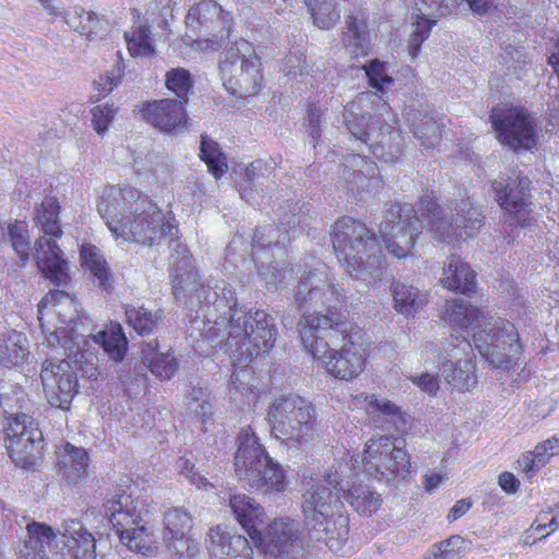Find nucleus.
I'll use <instances>...</instances> for the list:
<instances>
[{
  "label": "nucleus",
  "mask_w": 559,
  "mask_h": 559,
  "mask_svg": "<svg viewBox=\"0 0 559 559\" xmlns=\"http://www.w3.org/2000/svg\"><path fill=\"white\" fill-rule=\"evenodd\" d=\"M116 533L120 542L131 551L147 555L154 548L153 536L143 522L126 527V530H118Z\"/></svg>",
  "instance_id": "nucleus-44"
},
{
  "label": "nucleus",
  "mask_w": 559,
  "mask_h": 559,
  "mask_svg": "<svg viewBox=\"0 0 559 559\" xmlns=\"http://www.w3.org/2000/svg\"><path fill=\"white\" fill-rule=\"evenodd\" d=\"M76 524L79 528L69 532L61 559H96V538L80 523Z\"/></svg>",
  "instance_id": "nucleus-34"
},
{
  "label": "nucleus",
  "mask_w": 559,
  "mask_h": 559,
  "mask_svg": "<svg viewBox=\"0 0 559 559\" xmlns=\"http://www.w3.org/2000/svg\"><path fill=\"white\" fill-rule=\"evenodd\" d=\"M56 534L53 530L35 521L26 524V534L21 538L16 554L19 559H49L48 549Z\"/></svg>",
  "instance_id": "nucleus-28"
},
{
  "label": "nucleus",
  "mask_w": 559,
  "mask_h": 559,
  "mask_svg": "<svg viewBox=\"0 0 559 559\" xmlns=\"http://www.w3.org/2000/svg\"><path fill=\"white\" fill-rule=\"evenodd\" d=\"M60 206L56 198L45 197L35 209V223L45 235L59 238L62 230L59 224Z\"/></svg>",
  "instance_id": "nucleus-42"
},
{
  "label": "nucleus",
  "mask_w": 559,
  "mask_h": 559,
  "mask_svg": "<svg viewBox=\"0 0 559 559\" xmlns=\"http://www.w3.org/2000/svg\"><path fill=\"white\" fill-rule=\"evenodd\" d=\"M310 212L309 203L299 204L286 200L276 209L280 225H264L255 229L252 237V253L257 252V257L269 255L266 250H272L273 247L285 248L290 241L289 229L302 224L307 225Z\"/></svg>",
  "instance_id": "nucleus-19"
},
{
  "label": "nucleus",
  "mask_w": 559,
  "mask_h": 559,
  "mask_svg": "<svg viewBox=\"0 0 559 559\" xmlns=\"http://www.w3.org/2000/svg\"><path fill=\"white\" fill-rule=\"evenodd\" d=\"M62 301H70L71 302L70 295L66 290H63V289H52V290L48 292L41 298V300L37 305V310H38V320L40 322V326H41L43 331H45L44 324L41 322L44 310L49 308V307H51V308L56 307L57 305H59Z\"/></svg>",
  "instance_id": "nucleus-61"
},
{
  "label": "nucleus",
  "mask_w": 559,
  "mask_h": 559,
  "mask_svg": "<svg viewBox=\"0 0 559 559\" xmlns=\"http://www.w3.org/2000/svg\"><path fill=\"white\" fill-rule=\"evenodd\" d=\"M378 165L360 154L346 157L338 188L355 198L362 199L365 193L381 186Z\"/></svg>",
  "instance_id": "nucleus-24"
},
{
  "label": "nucleus",
  "mask_w": 559,
  "mask_h": 559,
  "mask_svg": "<svg viewBox=\"0 0 559 559\" xmlns=\"http://www.w3.org/2000/svg\"><path fill=\"white\" fill-rule=\"evenodd\" d=\"M391 293L394 309L404 316L416 313L427 302L426 294L404 283H392Z\"/></svg>",
  "instance_id": "nucleus-40"
},
{
  "label": "nucleus",
  "mask_w": 559,
  "mask_h": 559,
  "mask_svg": "<svg viewBox=\"0 0 559 559\" xmlns=\"http://www.w3.org/2000/svg\"><path fill=\"white\" fill-rule=\"evenodd\" d=\"M124 38L127 41L128 50L132 57L139 56H152L154 53V47L152 43L139 40L132 33H126Z\"/></svg>",
  "instance_id": "nucleus-63"
},
{
  "label": "nucleus",
  "mask_w": 559,
  "mask_h": 559,
  "mask_svg": "<svg viewBox=\"0 0 559 559\" xmlns=\"http://www.w3.org/2000/svg\"><path fill=\"white\" fill-rule=\"evenodd\" d=\"M237 441L238 449L235 455L237 477L264 495L285 490L288 484L287 471L267 454L249 426L240 430Z\"/></svg>",
  "instance_id": "nucleus-9"
},
{
  "label": "nucleus",
  "mask_w": 559,
  "mask_h": 559,
  "mask_svg": "<svg viewBox=\"0 0 559 559\" xmlns=\"http://www.w3.org/2000/svg\"><path fill=\"white\" fill-rule=\"evenodd\" d=\"M91 114H92V124L95 129V131L98 133V134H104L114 116H115V108L112 105H98V106H95L92 110H91Z\"/></svg>",
  "instance_id": "nucleus-59"
},
{
  "label": "nucleus",
  "mask_w": 559,
  "mask_h": 559,
  "mask_svg": "<svg viewBox=\"0 0 559 559\" xmlns=\"http://www.w3.org/2000/svg\"><path fill=\"white\" fill-rule=\"evenodd\" d=\"M401 442L389 436L369 439L362 453L364 472L373 479L390 485L396 477L411 473V460Z\"/></svg>",
  "instance_id": "nucleus-17"
},
{
  "label": "nucleus",
  "mask_w": 559,
  "mask_h": 559,
  "mask_svg": "<svg viewBox=\"0 0 559 559\" xmlns=\"http://www.w3.org/2000/svg\"><path fill=\"white\" fill-rule=\"evenodd\" d=\"M251 255L255 262L258 274L263 280L265 287L267 289L276 288L277 284L281 283L284 277L283 270L272 263L267 264L269 255L257 257V252L251 253Z\"/></svg>",
  "instance_id": "nucleus-54"
},
{
  "label": "nucleus",
  "mask_w": 559,
  "mask_h": 559,
  "mask_svg": "<svg viewBox=\"0 0 559 559\" xmlns=\"http://www.w3.org/2000/svg\"><path fill=\"white\" fill-rule=\"evenodd\" d=\"M88 462L86 450L70 442H66L57 452L58 472L71 484L86 477Z\"/></svg>",
  "instance_id": "nucleus-30"
},
{
  "label": "nucleus",
  "mask_w": 559,
  "mask_h": 559,
  "mask_svg": "<svg viewBox=\"0 0 559 559\" xmlns=\"http://www.w3.org/2000/svg\"><path fill=\"white\" fill-rule=\"evenodd\" d=\"M374 93H361L357 99L345 106L343 122L348 132L369 147V151L380 160L394 163L403 148V139L395 127L396 117L390 107L383 103L374 115L362 112V103L369 100Z\"/></svg>",
  "instance_id": "nucleus-8"
},
{
  "label": "nucleus",
  "mask_w": 559,
  "mask_h": 559,
  "mask_svg": "<svg viewBox=\"0 0 559 559\" xmlns=\"http://www.w3.org/2000/svg\"><path fill=\"white\" fill-rule=\"evenodd\" d=\"M369 34L364 21L356 16L348 15L345 21V31L343 32V41L347 49L356 57L366 56L369 49Z\"/></svg>",
  "instance_id": "nucleus-43"
},
{
  "label": "nucleus",
  "mask_w": 559,
  "mask_h": 559,
  "mask_svg": "<svg viewBox=\"0 0 559 559\" xmlns=\"http://www.w3.org/2000/svg\"><path fill=\"white\" fill-rule=\"evenodd\" d=\"M342 491L345 500L360 514L371 515L380 507V496L366 486L357 485Z\"/></svg>",
  "instance_id": "nucleus-45"
},
{
  "label": "nucleus",
  "mask_w": 559,
  "mask_h": 559,
  "mask_svg": "<svg viewBox=\"0 0 559 559\" xmlns=\"http://www.w3.org/2000/svg\"><path fill=\"white\" fill-rule=\"evenodd\" d=\"M95 342L102 346L110 360H123L128 350V338L119 323L111 322L107 329L95 335Z\"/></svg>",
  "instance_id": "nucleus-38"
},
{
  "label": "nucleus",
  "mask_w": 559,
  "mask_h": 559,
  "mask_svg": "<svg viewBox=\"0 0 559 559\" xmlns=\"http://www.w3.org/2000/svg\"><path fill=\"white\" fill-rule=\"evenodd\" d=\"M498 141L514 153L532 151L538 143V119L526 108L496 106L489 116Z\"/></svg>",
  "instance_id": "nucleus-14"
},
{
  "label": "nucleus",
  "mask_w": 559,
  "mask_h": 559,
  "mask_svg": "<svg viewBox=\"0 0 559 559\" xmlns=\"http://www.w3.org/2000/svg\"><path fill=\"white\" fill-rule=\"evenodd\" d=\"M411 380L413 381L414 384H416L424 392H426L430 395L435 396L439 391L438 379L428 372H423L420 374H416V376L412 377Z\"/></svg>",
  "instance_id": "nucleus-64"
},
{
  "label": "nucleus",
  "mask_w": 559,
  "mask_h": 559,
  "mask_svg": "<svg viewBox=\"0 0 559 559\" xmlns=\"http://www.w3.org/2000/svg\"><path fill=\"white\" fill-rule=\"evenodd\" d=\"M226 314L210 322H195V350L210 355L219 348L229 353L239 364H249L253 358L267 354L274 346L277 329L272 316L263 310L248 312L235 305Z\"/></svg>",
  "instance_id": "nucleus-1"
},
{
  "label": "nucleus",
  "mask_w": 559,
  "mask_h": 559,
  "mask_svg": "<svg viewBox=\"0 0 559 559\" xmlns=\"http://www.w3.org/2000/svg\"><path fill=\"white\" fill-rule=\"evenodd\" d=\"M454 211L455 216L451 213L448 217L431 195L420 199L421 215L427 218L429 229L443 241L452 236L471 237L484 223L481 211L469 200L456 202Z\"/></svg>",
  "instance_id": "nucleus-16"
},
{
  "label": "nucleus",
  "mask_w": 559,
  "mask_h": 559,
  "mask_svg": "<svg viewBox=\"0 0 559 559\" xmlns=\"http://www.w3.org/2000/svg\"><path fill=\"white\" fill-rule=\"evenodd\" d=\"M200 157L216 179H219L227 171L226 157L221 152L218 144L204 135L201 138Z\"/></svg>",
  "instance_id": "nucleus-48"
},
{
  "label": "nucleus",
  "mask_w": 559,
  "mask_h": 559,
  "mask_svg": "<svg viewBox=\"0 0 559 559\" xmlns=\"http://www.w3.org/2000/svg\"><path fill=\"white\" fill-rule=\"evenodd\" d=\"M265 166L261 159L250 164L246 169L248 186L242 189L241 197L252 205L262 203L265 195L276 188V182L262 175L261 170Z\"/></svg>",
  "instance_id": "nucleus-33"
},
{
  "label": "nucleus",
  "mask_w": 559,
  "mask_h": 559,
  "mask_svg": "<svg viewBox=\"0 0 559 559\" xmlns=\"http://www.w3.org/2000/svg\"><path fill=\"white\" fill-rule=\"evenodd\" d=\"M191 516L182 508H175L164 514V540L187 536L191 530Z\"/></svg>",
  "instance_id": "nucleus-49"
},
{
  "label": "nucleus",
  "mask_w": 559,
  "mask_h": 559,
  "mask_svg": "<svg viewBox=\"0 0 559 559\" xmlns=\"http://www.w3.org/2000/svg\"><path fill=\"white\" fill-rule=\"evenodd\" d=\"M343 490L337 472L304 481L301 511L305 524L317 540L340 547L348 535V516L341 501Z\"/></svg>",
  "instance_id": "nucleus-6"
},
{
  "label": "nucleus",
  "mask_w": 559,
  "mask_h": 559,
  "mask_svg": "<svg viewBox=\"0 0 559 559\" xmlns=\"http://www.w3.org/2000/svg\"><path fill=\"white\" fill-rule=\"evenodd\" d=\"M177 468L180 474L185 476L191 484L195 485L198 488H206L211 484L206 479L204 475L201 474L199 468L190 462V460L186 457H180L177 462Z\"/></svg>",
  "instance_id": "nucleus-60"
},
{
  "label": "nucleus",
  "mask_w": 559,
  "mask_h": 559,
  "mask_svg": "<svg viewBox=\"0 0 559 559\" xmlns=\"http://www.w3.org/2000/svg\"><path fill=\"white\" fill-rule=\"evenodd\" d=\"M25 343V335L16 331H12L8 336L0 340V365L4 368L21 365L28 356V348Z\"/></svg>",
  "instance_id": "nucleus-41"
},
{
  "label": "nucleus",
  "mask_w": 559,
  "mask_h": 559,
  "mask_svg": "<svg viewBox=\"0 0 559 559\" xmlns=\"http://www.w3.org/2000/svg\"><path fill=\"white\" fill-rule=\"evenodd\" d=\"M531 180L521 174L499 176L491 183L496 201L520 227L531 226L534 218L531 215Z\"/></svg>",
  "instance_id": "nucleus-21"
},
{
  "label": "nucleus",
  "mask_w": 559,
  "mask_h": 559,
  "mask_svg": "<svg viewBox=\"0 0 559 559\" xmlns=\"http://www.w3.org/2000/svg\"><path fill=\"white\" fill-rule=\"evenodd\" d=\"M206 542L211 558L252 557L253 550L248 539L240 534L226 531L222 525L210 528Z\"/></svg>",
  "instance_id": "nucleus-29"
},
{
  "label": "nucleus",
  "mask_w": 559,
  "mask_h": 559,
  "mask_svg": "<svg viewBox=\"0 0 559 559\" xmlns=\"http://www.w3.org/2000/svg\"><path fill=\"white\" fill-rule=\"evenodd\" d=\"M427 218L420 213V203L415 210L409 203H394L388 209L380 224V234L386 250L401 259L412 254Z\"/></svg>",
  "instance_id": "nucleus-13"
},
{
  "label": "nucleus",
  "mask_w": 559,
  "mask_h": 559,
  "mask_svg": "<svg viewBox=\"0 0 559 559\" xmlns=\"http://www.w3.org/2000/svg\"><path fill=\"white\" fill-rule=\"evenodd\" d=\"M222 53L219 72L226 91L236 98H246L259 92L262 82L261 62L250 52V45L241 40Z\"/></svg>",
  "instance_id": "nucleus-15"
},
{
  "label": "nucleus",
  "mask_w": 559,
  "mask_h": 559,
  "mask_svg": "<svg viewBox=\"0 0 559 559\" xmlns=\"http://www.w3.org/2000/svg\"><path fill=\"white\" fill-rule=\"evenodd\" d=\"M465 550V539L459 535L433 546L432 555L435 559H457Z\"/></svg>",
  "instance_id": "nucleus-55"
},
{
  "label": "nucleus",
  "mask_w": 559,
  "mask_h": 559,
  "mask_svg": "<svg viewBox=\"0 0 559 559\" xmlns=\"http://www.w3.org/2000/svg\"><path fill=\"white\" fill-rule=\"evenodd\" d=\"M127 323L141 336L154 334L163 322L162 309L151 310L144 306H127Z\"/></svg>",
  "instance_id": "nucleus-36"
},
{
  "label": "nucleus",
  "mask_w": 559,
  "mask_h": 559,
  "mask_svg": "<svg viewBox=\"0 0 559 559\" xmlns=\"http://www.w3.org/2000/svg\"><path fill=\"white\" fill-rule=\"evenodd\" d=\"M183 100L163 98L147 103L142 111L143 119L163 132L180 131L187 122Z\"/></svg>",
  "instance_id": "nucleus-27"
},
{
  "label": "nucleus",
  "mask_w": 559,
  "mask_h": 559,
  "mask_svg": "<svg viewBox=\"0 0 559 559\" xmlns=\"http://www.w3.org/2000/svg\"><path fill=\"white\" fill-rule=\"evenodd\" d=\"M187 405L190 413L203 421L212 414V404L209 401V393L206 389L202 386H192L187 395Z\"/></svg>",
  "instance_id": "nucleus-53"
},
{
  "label": "nucleus",
  "mask_w": 559,
  "mask_h": 559,
  "mask_svg": "<svg viewBox=\"0 0 559 559\" xmlns=\"http://www.w3.org/2000/svg\"><path fill=\"white\" fill-rule=\"evenodd\" d=\"M40 379L47 402L61 409H69L78 393L79 383L68 359L51 357L43 362Z\"/></svg>",
  "instance_id": "nucleus-22"
},
{
  "label": "nucleus",
  "mask_w": 559,
  "mask_h": 559,
  "mask_svg": "<svg viewBox=\"0 0 559 559\" xmlns=\"http://www.w3.org/2000/svg\"><path fill=\"white\" fill-rule=\"evenodd\" d=\"M165 85L177 95L176 100L188 103V94L193 88L191 73L185 68H173L165 74Z\"/></svg>",
  "instance_id": "nucleus-50"
},
{
  "label": "nucleus",
  "mask_w": 559,
  "mask_h": 559,
  "mask_svg": "<svg viewBox=\"0 0 559 559\" xmlns=\"http://www.w3.org/2000/svg\"><path fill=\"white\" fill-rule=\"evenodd\" d=\"M123 70V63L121 60H119L112 67L111 70H109L105 75L99 76V79L95 83L100 94H109L115 87H117L121 83Z\"/></svg>",
  "instance_id": "nucleus-58"
},
{
  "label": "nucleus",
  "mask_w": 559,
  "mask_h": 559,
  "mask_svg": "<svg viewBox=\"0 0 559 559\" xmlns=\"http://www.w3.org/2000/svg\"><path fill=\"white\" fill-rule=\"evenodd\" d=\"M229 506L236 520L249 536L250 531L259 530L258 525L263 522L261 519L263 509L254 499L243 493H236L229 497Z\"/></svg>",
  "instance_id": "nucleus-35"
},
{
  "label": "nucleus",
  "mask_w": 559,
  "mask_h": 559,
  "mask_svg": "<svg viewBox=\"0 0 559 559\" xmlns=\"http://www.w3.org/2000/svg\"><path fill=\"white\" fill-rule=\"evenodd\" d=\"M313 24L321 29H330L340 21L336 0H306Z\"/></svg>",
  "instance_id": "nucleus-47"
},
{
  "label": "nucleus",
  "mask_w": 559,
  "mask_h": 559,
  "mask_svg": "<svg viewBox=\"0 0 559 559\" xmlns=\"http://www.w3.org/2000/svg\"><path fill=\"white\" fill-rule=\"evenodd\" d=\"M173 559H199L200 544L189 535L165 540Z\"/></svg>",
  "instance_id": "nucleus-52"
},
{
  "label": "nucleus",
  "mask_w": 559,
  "mask_h": 559,
  "mask_svg": "<svg viewBox=\"0 0 559 559\" xmlns=\"http://www.w3.org/2000/svg\"><path fill=\"white\" fill-rule=\"evenodd\" d=\"M266 418L272 435L283 442L301 443L311 438L317 429L316 407L297 394L275 399Z\"/></svg>",
  "instance_id": "nucleus-11"
},
{
  "label": "nucleus",
  "mask_w": 559,
  "mask_h": 559,
  "mask_svg": "<svg viewBox=\"0 0 559 559\" xmlns=\"http://www.w3.org/2000/svg\"><path fill=\"white\" fill-rule=\"evenodd\" d=\"M250 538L266 555L280 559H309L302 545L299 525L290 519H277L266 528L250 531Z\"/></svg>",
  "instance_id": "nucleus-20"
},
{
  "label": "nucleus",
  "mask_w": 559,
  "mask_h": 559,
  "mask_svg": "<svg viewBox=\"0 0 559 559\" xmlns=\"http://www.w3.org/2000/svg\"><path fill=\"white\" fill-rule=\"evenodd\" d=\"M80 257L83 267L91 272L98 286L107 292L110 290L112 276L99 250L95 246L85 243L81 247Z\"/></svg>",
  "instance_id": "nucleus-37"
},
{
  "label": "nucleus",
  "mask_w": 559,
  "mask_h": 559,
  "mask_svg": "<svg viewBox=\"0 0 559 559\" xmlns=\"http://www.w3.org/2000/svg\"><path fill=\"white\" fill-rule=\"evenodd\" d=\"M362 69L366 72L369 85L377 92H383L384 85L393 82V79L385 73V63L378 59L371 60Z\"/></svg>",
  "instance_id": "nucleus-56"
},
{
  "label": "nucleus",
  "mask_w": 559,
  "mask_h": 559,
  "mask_svg": "<svg viewBox=\"0 0 559 559\" xmlns=\"http://www.w3.org/2000/svg\"><path fill=\"white\" fill-rule=\"evenodd\" d=\"M407 116L414 136L423 146L432 148L440 142V128L432 116L420 110L408 112Z\"/></svg>",
  "instance_id": "nucleus-39"
},
{
  "label": "nucleus",
  "mask_w": 559,
  "mask_h": 559,
  "mask_svg": "<svg viewBox=\"0 0 559 559\" xmlns=\"http://www.w3.org/2000/svg\"><path fill=\"white\" fill-rule=\"evenodd\" d=\"M473 348L464 336L451 334L444 341L420 346L425 364H438L440 379L459 391H471L477 383Z\"/></svg>",
  "instance_id": "nucleus-10"
},
{
  "label": "nucleus",
  "mask_w": 559,
  "mask_h": 559,
  "mask_svg": "<svg viewBox=\"0 0 559 559\" xmlns=\"http://www.w3.org/2000/svg\"><path fill=\"white\" fill-rule=\"evenodd\" d=\"M33 258L37 267L56 286L69 281L68 264L62 251L52 238L39 237L34 245Z\"/></svg>",
  "instance_id": "nucleus-26"
},
{
  "label": "nucleus",
  "mask_w": 559,
  "mask_h": 559,
  "mask_svg": "<svg viewBox=\"0 0 559 559\" xmlns=\"http://www.w3.org/2000/svg\"><path fill=\"white\" fill-rule=\"evenodd\" d=\"M134 493L132 486L118 485L107 495L103 508L115 531L144 522V504Z\"/></svg>",
  "instance_id": "nucleus-23"
},
{
  "label": "nucleus",
  "mask_w": 559,
  "mask_h": 559,
  "mask_svg": "<svg viewBox=\"0 0 559 559\" xmlns=\"http://www.w3.org/2000/svg\"><path fill=\"white\" fill-rule=\"evenodd\" d=\"M187 25L191 28L203 29L205 35H211L217 40L230 38L231 17L229 12L213 0L201 1L192 7L186 17Z\"/></svg>",
  "instance_id": "nucleus-25"
},
{
  "label": "nucleus",
  "mask_w": 559,
  "mask_h": 559,
  "mask_svg": "<svg viewBox=\"0 0 559 559\" xmlns=\"http://www.w3.org/2000/svg\"><path fill=\"white\" fill-rule=\"evenodd\" d=\"M344 301L343 289L337 288L323 270H314L299 280L292 307L301 312L299 325L306 317L330 316L344 319L335 311Z\"/></svg>",
  "instance_id": "nucleus-12"
},
{
  "label": "nucleus",
  "mask_w": 559,
  "mask_h": 559,
  "mask_svg": "<svg viewBox=\"0 0 559 559\" xmlns=\"http://www.w3.org/2000/svg\"><path fill=\"white\" fill-rule=\"evenodd\" d=\"M142 360L151 372L159 379H170L178 369V362L169 352H158L156 338L143 342L141 346Z\"/></svg>",
  "instance_id": "nucleus-32"
},
{
  "label": "nucleus",
  "mask_w": 559,
  "mask_h": 559,
  "mask_svg": "<svg viewBox=\"0 0 559 559\" xmlns=\"http://www.w3.org/2000/svg\"><path fill=\"white\" fill-rule=\"evenodd\" d=\"M436 23V21L421 17L416 22L415 28L409 35L408 38V52L412 58L417 57L421 44L428 38L431 26Z\"/></svg>",
  "instance_id": "nucleus-57"
},
{
  "label": "nucleus",
  "mask_w": 559,
  "mask_h": 559,
  "mask_svg": "<svg viewBox=\"0 0 559 559\" xmlns=\"http://www.w3.org/2000/svg\"><path fill=\"white\" fill-rule=\"evenodd\" d=\"M8 241L19 257V266L24 267L31 258V241L27 225L22 221L8 224Z\"/></svg>",
  "instance_id": "nucleus-46"
},
{
  "label": "nucleus",
  "mask_w": 559,
  "mask_h": 559,
  "mask_svg": "<svg viewBox=\"0 0 559 559\" xmlns=\"http://www.w3.org/2000/svg\"><path fill=\"white\" fill-rule=\"evenodd\" d=\"M370 406L373 407L383 417L385 421L393 425L399 432L405 431L407 428V418L400 407L386 400H379L374 395L370 397Z\"/></svg>",
  "instance_id": "nucleus-51"
},
{
  "label": "nucleus",
  "mask_w": 559,
  "mask_h": 559,
  "mask_svg": "<svg viewBox=\"0 0 559 559\" xmlns=\"http://www.w3.org/2000/svg\"><path fill=\"white\" fill-rule=\"evenodd\" d=\"M331 240L338 261L352 277L368 283L380 277L385 258L374 233L364 223L348 216L337 219Z\"/></svg>",
  "instance_id": "nucleus-7"
},
{
  "label": "nucleus",
  "mask_w": 559,
  "mask_h": 559,
  "mask_svg": "<svg viewBox=\"0 0 559 559\" xmlns=\"http://www.w3.org/2000/svg\"><path fill=\"white\" fill-rule=\"evenodd\" d=\"M441 319L451 326L477 329L473 341L479 354L496 368H502L521 354L519 333L513 323L489 316L463 299L448 300Z\"/></svg>",
  "instance_id": "nucleus-4"
},
{
  "label": "nucleus",
  "mask_w": 559,
  "mask_h": 559,
  "mask_svg": "<svg viewBox=\"0 0 559 559\" xmlns=\"http://www.w3.org/2000/svg\"><path fill=\"white\" fill-rule=\"evenodd\" d=\"M361 331L346 319L325 316L306 317L299 324L305 348L333 377L348 380L364 369L367 349Z\"/></svg>",
  "instance_id": "nucleus-3"
},
{
  "label": "nucleus",
  "mask_w": 559,
  "mask_h": 559,
  "mask_svg": "<svg viewBox=\"0 0 559 559\" xmlns=\"http://www.w3.org/2000/svg\"><path fill=\"white\" fill-rule=\"evenodd\" d=\"M97 212L116 239L153 246L168 236L176 246L177 226L166 222L159 207L131 186H106Z\"/></svg>",
  "instance_id": "nucleus-2"
},
{
  "label": "nucleus",
  "mask_w": 559,
  "mask_h": 559,
  "mask_svg": "<svg viewBox=\"0 0 559 559\" xmlns=\"http://www.w3.org/2000/svg\"><path fill=\"white\" fill-rule=\"evenodd\" d=\"M67 329L66 328H59L53 332H50L46 336V343L51 348H58L59 346L63 349V354H66L68 348H71V346L76 345L78 342L75 341L74 335H67Z\"/></svg>",
  "instance_id": "nucleus-62"
},
{
  "label": "nucleus",
  "mask_w": 559,
  "mask_h": 559,
  "mask_svg": "<svg viewBox=\"0 0 559 559\" xmlns=\"http://www.w3.org/2000/svg\"><path fill=\"white\" fill-rule=\"evenodd\" d=\"M3 432L12 462L21 468H33L44 450V437L38 424L29 415L16 413L5 418Z\"/></svg>",
  "instance_id": "nucleus-18"
},
{
  "label": "nucleus",
  "mask_w": 559,
  "mask_h": 559,
  "mask_svg": "<svg viewBox=\"0 0 559 559\" xmlns=\"http://www.w3.org/2000/svg\"><path fill=\"white\" fill-rule=\"evenodd\" d=\"M173 250L170 255L173 294L177 301L189 308L198 307L197 312L203 314L202 319L198 316L192 321L190 336L195 340L193 336L195 322H210L221 314H226L229 307L235 305V290L225 281H214L213 285L212 283H201L199 273L193 265V257L189 253L186 245L176 241Z\"/></svg>",
  "instance_id": "nucleus-5"
},
{
  "label": "nucleus",
  "mask_w": 559,
  "mask_h": 559,
  "mask_svg": "<svg viewBox=\"0 0 559 559\" xmlns=\"http://www.w3.org/2000/svg\"><path fill=\"white\" fill-rule=\"evenodd\" d=\"M440 281L444 288L462 295L474 292L476 286L475 272L455 255L448 259Z\"/></svg>",
  "instance_id": "nucleus-31"
}]
</instances>
